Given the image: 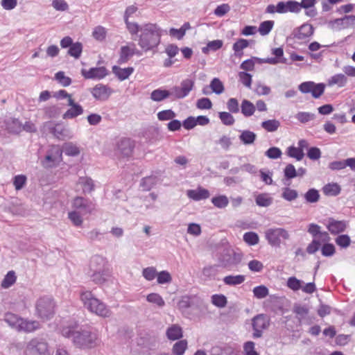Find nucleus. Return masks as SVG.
<instances>
[{
	"label": "nucleus",
	"mask_w": 355,
	"mask_h": 355,
	"mask_svg": "<svg viewBox=\"0 0 355 355\" xmlns=\"http://www.w3.org/2000/svg\"><path fill=\"white\" fill-rule=\"evenodd\" d=\"M169 90L157 89L153 90L150 94V98L157 102L162 101L168 97H170Z\"/></svg>",
	"instance_id": "nucleus-30"
},
{
	"label": "nucleus",
	"mask_w": 355,
	"mask_h": 355,
	"mask_svg": "<svg viewBox=\"0 0 355 355\" xmlns=\"http://www.w3.org/2000/svg\"><path fill=\"white\" fill-rule=\"evenodd\" d=\"M347 83V78L345 74L338 73L331 77L328 80L329 86L337 85L339 87H344Z\"/></svg>",
	"instance_id": "nucleus-29"
},
{
	"label": "nucleus",
	"mask_w": 355,
	"mask_h": 355,
	"mask_svg": "<svg viewBox=\"0 0 355 355\" xmlns=\"http://www.w3.org/2000/svg\"><path fill=\"white\" fill-rule=\"evenodd\" d=\"M256 139L257 135L250 130H243L239 135V139L244 145L253 144Z\"/></svg>",
	"instance_id": "nucleus-28"
},
{
	"label": "nucleus",
	"mask_w": 355,
	"mask_h": 355,
	"mask_svg": "<svg viewBox=\"0 0 355 355\" xmlns=\"http://www.w3.org/2000/svg\"><path fill=\"white\" fill-rule=\"evenodd\" d=\"M255 201L258 206L266 207L272 203L273 199L268 193H265L259 194L256 197Z\"/></svg>",
	"instance_id": "nucleus-33"
},
{
	"label": "nucleus",
	"mask_w": 355,
	"mask_h": 355,
	"mask_svg": "<svg viewBox=\"0 0 355 355\" xmlns=\"http://www.w3.org/2000/svg\"><path fill=\"white\" fill-rule=\"evenodd\" d=\"M134 142L128 138H121L115 144L114 153L117 156L128 157L133 151Z\"/></svg>",
	"instance_id": "nucleus-11"
},
{
	"label": "nucleus",
	"mask_w": 355,
	"mask_h": 355,
	"mask_svg": "<svg viewBox=\"0 0 355 355\" xmlns=\"http://www.w3.org/2000/svg\"><path fill=\"white\" fill-rule=\"evenodd\" d=\"M348 226L346 220H338L334 218H329L326 224L327 229L333 235H337L344 232Z\"/></svg>",
	"instance_id": "nucleus-16"
},
{
	"label": "nucleus",
	"mask_w": 355,
	"mask_h": 355,
	"mask_svg": "<svg viewBox=\"0 0 355 355\" xmlns=\"http://www.w3.org/2000/svg\"><path fill=\"white\" fill-rule=\"evenodd\" d=\"M219 118L224 125H232L234 124L235 120L233 116L227 112H219Z\"/></svg>",
	"instance_id": "nucleus-56"
},
{
	"label": "nucleus",
	"mask_w": 355,
	"mask_h": 355,
	"mask_svg": "<svg viewBox=\"0 0 355 355\" xmlns=\"http://www.w3.org/2000/svg\"><path fill=\"white\" fill-rule=\"evenodd\" d=\"M211 302L218 308H224L227 305V300L225 295L215 294L211 296Z\"/></svg>",
	"instance_id": "nucleus-44"
},
{
	"label": "nucleus",
	"mask_w": 355,
	"mask_h": 355,
	"mask_svg": "<svg viewBox=\"0 0 355 355\" xmlns=\"http://www.w3.org/2000/svg\"><path fill=\"white\" fill-rule=\"evenodd\" d=\"M304 198L307 202L315 203L320 199V194L318 190L310 189L305 194Z\"/></svg>",
	"instance_id": "nucleus-46"
},
{
	"label": "nucleus",
	"mask_w": 355,
	"mask_h": 355,
	"mask_svg": "<svg viewBox=\"0 0 355 355\" xmlns=\"http://www.w3.org/2000/svg\"><path fill=\"white\" fill-rule=\"evenodd\" d=\"M213 205L219 209L225 208L229 204L228 198L225 195H219L211 198Z\"/></svg>",
	"instance_id": "nucleus-36"
},
{
	"label": "nucleus",
	"mask_w": 355,
	"mask_h": 355,
	"mask_svg": "<svg viewBox=\"0 0 355 355\" xmlns=\"http://www.w3.org/2000/svg\"><path fill=\"white\" fill-rule=\"evenodd\" d=\"M62 159V151L59 148L49 153L42 161V166L46 168L55 167L59 164Z\"/></svg>",
	"instance_id": "nucleus-17"
},
{
	"label": "nucleus",
	"mask_w": 355,
	"mask_h": 355,
	"mask_svg": "<svg viewBox=\"0 0 355 355\" xmlns=\"http://www.w3.org/2000/svg\"><path fill=\"white\" fill-rule=\"evenodd\" d=\"M280 126V123L276 119H271L263 121L261 127L268 132H275Z\"/></svg>",
	"instance_id": "nucleus-39"
},
{
	"label": "nucleus",
	"mask_w": 355,
	"mask_h": 355,
	"mask_svg": "<svg viewBox=\"0 0 355 355\" xmlns=\"http://www.w3.org/2000/svg\"><path fill=\"white\" fill-rule=\"evenodd\" d=\"M316 0H302L300 4V11L302 8L308 10L306 11V15L309 17H315L317 15V12L314 8Z\"/></svg>",
	"instance_id": "nucleus-25"
},
{
	"label": "nucleus",
	"mask_w": 355,
	"mask_h": 355,
	"mask_svg": "<svg viewBox=\"0 0 355 355\" xmlns=\"http://www.w3.org/2000/svg\"><path fill=\"white\" fill-rule=\"evenodd\" d=\"M287 153L288 156L294 157L298 161L302 160L304 156V154L302 149L295 148L294 146L289 147L288 148Z\"/></svg>",
	"instance_id": "nucleus-52"
},
{
	"label": "nucleus",
	"mask_w": 355,
	"mask_h": 355,
	"mask_svg": "<svg viewBox=\"0 0 355 355\" xmlns=\"http://www.w3.org/2000/svg\"><path fill=\"white\" fill-rule=\"evenodd\" d=\"M78 183L83 187L84 193H89L94 189V182L90 178L80 177L78 179Z\"/></svg>",
	"instance_id": "nucleus-35"
},
{
	"label": "nucleus",
	"mask_w": 355,
	"mask_h": 355,
	"mask_svg": "<svg viewBox=\"0 0 355 355\" xmlns=\"http://www.w3.org/2000/svg\"><path fill=\"white\" fill-rule=\"evenodd\" d=\"M146 300L152 304L157 305L159 308H162L165 305V302L162 296L155 293H152L146 296Z\"/></svg>",
	"instance_id": "nucleus-37"
},
{
	"label": "nucleus",
	"mask_w": 355,
	"mask_h": 355,
	"mask_svg": "<svg viewBox=\"0 0 355 355\" xmlns=\"http://www.w3.org/2000/svg\"><path fill=\"white\" fill-rule=\"evenodd\" d=\"M17 331H23L25 332H32L40 328V323L35 320H26L23 318L21 320L20 324L18 325Z\"/></svg>",
	"instance_id": "nucleus-24"
},
{
	"label": "nucleus",
	"mask_w": 355,
	"mask_h": 355,
	"mask_svg": "<svg viewBox=\"0 0 355 355\" xmlns=\"http://www.w3.org/2000/svg\"><path fill=\"white\" fill-rule=\"evenodd\" d=\"M92 96L98 101H106L112 94V89L104 85L98 84L91 89Z\"/></svg>",
	"instance_id": "nucleus-18"
},
{
	"label": "nucleus",
	"mask_w": 355,
	"mask_h": 355,
	"mask_svg": "<svg viewBox=\"0 0 355 355\" xmlns=\"http://www.w3.org/2000/svg\"><path fill=\"white\" fill-rule=\"evenodd\" d=\"M140 32L138 44L145 51L157 47L160 43L162 31L157 24L149 23L142 25Z\"/></svg>",
	"instance_id": "nucleus-2"
},
{
	"label": "nucleus",
	"mask_w": 355,
	"mask_h": 355,
	"mask_svg": "<svg viewBox=\"0 0 355 355\" xmlns=\"http://www.w3.org/2000/svg\"><path fill=\"white\" fill-rule=\"evenodd\" d=\"M274 26L273 21H265L260 24L258 31L261 35H268Z\"/></svg>",
	"instance_id": "nucleus-50"
},
{
	"label": "nucleus",
	"mask_w": 355,
	"mask_h": 355,
	"mask_svg": "<svg viewBox=\"0 0 355 355\" xmlns=\"http://www.w3.org/2000/svg\"><path fill=\"white\" fill-rule=\"evenodd\" d=\"M175 117V113L171 110H166L158 112L157 118L160 121L172 120Z\"/></svg>",
	"instance_id": "nucleus-59"
},
{
	"label": "nucleus",
	"mask_w": 355,
	"mask_h": 355,
	"mask_svg": "<svg viewBox=\"0 0 355 355\" xmlns=\"http://www.w3.org/2000/svg\"><path fill=\"white\" fill-rule=\"evenodd\" d=\"M241 112L245 116H250L255 112V105L248 100H243L241 103Z\"/></svg>",
	"instance_id": "nucleus-34"
},
{
	"label": "nucleus",
	"mask_w": 355,
	"mask_h": 355,
	"mask_svg": "<svg viewBox=\"0 0 355 355\" xmlns=\"http://www.w3.org/2000/svg\"><path fill=\"white\" fill-rule=\"evenodd\" d=\"M223 46V41L220 40H216L209 42L207 46L202 49V51L204 53H208L209 50L217 51L220 49Z\"/></svg>",
	"instance_id": "nucleus-47"
},
{
	"label": "nucleus",
	"mask_w": 355,
	"mask_h": 355,
	"mask_svg": "<svg viewBox=\"0 0 355 355\" xmlns=\"http://www.w3.org/2000/svg\"><path fill=\"white\" fill-rule=\"evenodd\" d=\"M335 242L338 246L346 248L350 245L351 239L348 235L342 234L336 238Z\"/></svg>",
	"instance_id": "nucleus-54"
},
{
	"label": "nucleus",
	"mask_w": 355,
	"mask_h": 355,
	"mask_svg": "<svg viewBox=\"0 0 355 355\" xmlns=\"http://www.w3.org/2000/svg\"><path fill=\"white\" fill-rule=\"evenodd\" d=\"M313 33V28L309 24H304L295 33L294 37L298 40H304Z\"/></svg>",
	"instance_id": "nucleus-22"
},
{
	"label": "nucleus",
	"mask_w": 355,
	"mask_h": 355,
	"mask_svg": "<svg viewBox=\"0 0 355 355\" xmlns=\"http://www.w3.org/2000/svg\"><path fill=\"white\" fill-rule=\"evenodd\" d=\"M156 178L154 177H146L142 179L140 186L145 191H149L155 184Z\"/></svg>",
	"instance_id": "nucleus-53"
},
{
	"label": "nucleus",
	"mask_w": 355,
	"mask_h": 355,
	"mask_svg": "<svg viewBox=\"0 0 355 355\" xmlns=\"http://www.w3.org/2000/svg\"><path fill=\"white\" fill-rule=\"evenodd\" d=\"M245 279L244 275H228L224 277L223 282L226 285L236 286L242 284Z\"/></svg>",
	"instance_id": "nucleus-31"
},
{
	"label": "nucleus",
	"mask_w": 355,
	"mask_h": 355,
	"mask_svg": "<svg viewBox=\"0 0 355 355\" xmlns=\"http://www.w3.org/2000/svg\"><path fill=\"white\" fill-rule=\"evenodd\" d=\"M62 334L66 338H72L73 343L82 348H92L98 343L96 334L87 330L76 331L73 327H64Z\"/></svg>",
	"instance_id": "nucleus-1"
},
{
	"label": "nucleus",
	"mask_w": 355,
	"mask_h": 355,
	"mask_svg": "<svg viewBox=\"0 0 355 355\" xmlns=\"http://www.w3.org/2000/svg\"><path fill=\"white\" fill-rule=\"evenodd\" d=\"M323 191L326 195L337 196L340 192V187L337 183L328 184L323 188Z\"/></svg>",
	"instance_id": "nucleus-42"
},
{
	"label": "nucleus",
	"mask_w": 355,
	"mask_h": 355,
	"mask_svg": "<svg viewBox=\"0 0 355 355\" xmlns=\"http://www.w3.org/2000/svg\"><path fill=\"white\" fill-rule=\"evenodd\" d=\"M194 297L183 296L178 303V307L182 311H186L191 306Z\"/></svg>",
	"instance_id": "nucleus-41"
},
{
	"label": "nucleus",
	"mask_w": 355,
	"mask_h": 355,
	"mask_svg": "<svg viewBox=\"0 0 355 355\" xmlns=\"http://www.w3.org/2000/svg\"><path fill=\"white\" fill-rule=\"evenodd\" d=\"M158 284H163L170 283L172 280L170 273L166 270H163L157 275Z\"/></svg>",
	"instance_id": "nucleus-62"
},
{
	"label": "nucleus",
	"mask_w": 355,
	"mask_h": 355,
	"mask_svg": "<svg viewBox=\"0 0 355 355\" xmlns=\"http://www.w3.org/2000/svg\"><path fill=\"white\" fill-rule=\"evenodd\" d=\"M44 130H48L59 139L70 138V132L64 125L60 123L54 125L53 122L48 121L44 124Z\"/></svg>",
	"instance_id": "nucleus-12"
},
{
	"label": "nucleus",
	"mask_w": 355,
	"mask_h": 355,
	"mask_svg": "<svg viewBox=\"0 0 355 355\" xmlns=\"http://www.w3.org/2000/svg\"><path fill=\"white\" fill-rule=\"evenodd\" d=\"M104 260L100 256L92 257L90 263V270L93 272L91 275L92 280L97 284H101L106 280L103 270Z\"/></svg>",
	"instance_id": "nucleus-6"
},
{
	"label": "nucleus",
	"mask_w": 355,
	"mask_h": 355,
	"mask_svg": "<svg viewBox=\"0 0 355 355\" xmlns=\"http://www.w3.org/2000/svg\"><path fill=\"white\" fill-rule=\"evenodd\" d=\"M282 191V197L287 201H293L298 197V193L295 189L285 187Z\"/></svg>",
	"instance_id": "nucleus-43"
},
{
	"label": "nucleus",
	"mask_w": 355,
	"mask_h": 355,
	"mask_svg": "<svg viewBox=\"0 0 355 355\" xmlns=\"http://www.w3.org/2000/svg\"><path fill=\"white\" fill-rule=\"evenodd\" d=\"M68 105L71 106V108H69L62 116L64 119H73L83 113V107L74 103V101L69 98L68 99Z\"/></svg>",
	"instance_id": "nucleus-20"
},
{
	"label": "nucleus",
	"mask_w": 355,
	"mask_h": 355,
	"mask_svg": "<svg viewBox=\"0 0 355 355\" xmlns=\"http://www.w3.org/2000/svg\"><path fill=\"white\" fill-rule=\"evenodd\" d=\"M55 303L51 297L44 296L39 298L35 304L36 313L39 318L49 320L54 314Z\"/></svg>",
	"instance_id": "nucleus-5"
},
{
	"label": "nucleus",
	"mask_w": 355,
	"mask_h": 355,
	"mask_svg": "<svg viewBox=\"0 0 355 355\" xmlns=\"http://www.w3.org/2000/svg\"><path fill=\"white\" fill-rule=\"evenodd\" d=\"M210 87L211 88L212 92L216 94H222L225 89L223 83L218 78H214L211 80Z\"/></svg>",
	"instance_id": "nucleus-51"
},
{
	"label": "nucleus",
	"mask_w": 355,
	"mask_h": 355,
	"mask_svg": "<svg viewBox=\"0 0 355 355\" xmlns=\"http://www.w3.org/2000/svg\"><path fill=\"white\" fill-rule=\"evenodd\" d=\"M134 71L133 67H127L122 69L118 66H114L112 67V72L120 80H124L127 79Z\"/></svg>",
	"instance_id": "nucleus-26"
},
{
	"label": "nucleus",
	"mask_w": 355,
	"mask_h": 355,
	"mask_svg": "<svg viewBox=\"0 0 355 355\" xmlns=\"http://www.w3.org/2000/svg\"><path fill=\"white\" fill-rule=\"evenodd\" d=\"M144 277L148 281L153 280L157 275L155 268L150 266L144 268L142 271Z\"/></svg>",
	"instance_id": "nucleus-58"
},
{
	"label": "nucleus",
	"mask_w": 355,
	"mask_h": 355,
	"mask_svg": "<svg viewBox=\"0 0 355 355\" xmlns=\"http://www.w3.org/2000/svg\"><path fill=\"white\" fill-rule=\"evenodd\" d=\"M80 300L83 303L85 309L98 316L110 318L112 315V313L109 307L101 300L96 298L89 291L81 292Z\"/></svg>",
	"instance_id": "nucleus-3"
},
{
	"label": "nucleus",
	"mask_w": 355,
	"mask_h": 355,
	"mask_svg": "<svg viewBox=\"0 0 355 355\" xmlns=\"http://www.w3.org/2000/svg\"><path fill=\"white\" fill-rule=\"evenodd\" d=\"M239 77L243 85L250 88L252 84V76L250 73L245 71H241L239 73Z\"/></svg>",
	"instance_id": "nucleus-61"
},
{
	"label": "nucleus",
	"mask_w": 355,
	"mask_h": 355,
	"mask_svg": "<svg viewBox=\"0 0 355 355\" xmlns=\"http://www.w3.org/2000/svg\"><path fill=\"white\" fill-rule=\"evenodd\" d=\"M244 241L250 245H257L259 241V237L256 232H248L243 235Z\"/></svg>",
	"instance_id": "nucleus-45"
},
{
	"label": "nucleus",
	"mask_w": 355,
	"mask_h": 355,
	"mask_svg": "<svg viewBox=\"0 0 355 355\" xmlns=\"http://www.w3.org/2000/svg\"><path fill=\"white\" fill-rule=\"evenodd\" d=\"M264 236L268 243L274 248H279L282 241L290 239L288 230L282 227H270L264 232Z\"/></svg>",
	"instance_id": "nucleus-4"
},
{
	"label": "nucleus",
	"mask_w": 355,
	"mask_h": 355,
	"mask_svg": "<svg viewBox=\"0 0 355 355\" xmlns=\"http://www.w3.org/2000/svg\"><path fill=\"white\" fill-rule=\"evenodd\" d=\"M166 336L171 340L180 339L182 337V329L178 324H172L166 330Z\"/></svg>",
	"instance_id": "nucleus-27"
},
{
	"label": "nucleus",
	"mask_w": 355,
	"mask_h": 355,
	"mask_svg": "<svg viewBox=\"0 0 355 355\" xmlns=\"http://www.w3.org/2000/svg\"><path fill=\"white\" fill-rule=\"evenodd\" d=\"M187 348V342L186 340H181L176 342L173 347V353L175 355H183Z\"/></svg>",
	"instance_id": "nucleus-40"
},
{
	"label": "nucleus",
	"mask_w": 355,
	"mask_h": 355,
	"mask_svg": "<svg viewBox=\"0 0 355 355\" xmlns=\"http://www.w3.org/2000/svg\"><path fill=\"white\" fill-rule=\"evenodd\" d=\"M83 51V44L80 42L73 43L68 50V54L76 59H78Z\"/></svg>",
	"instance_id": "nucleus-38"
},
{
	"label": "nucleus",
	"mask_w": 355,
	"mask_h": 355,
	"mask_svg": "<svg viewBox=\"0 0 355 355\" xmlns=\"http://www.w3.org/2000/svg\"><path fill=\"white\" fill-rule=\"evenodd\" d=\"M21 318L18 317L17 315L11 313H7L5 315L4 320L11 327L18 330V325L20 324Z\"/></svg>",
	"instance_id": "nucleus-32"
},
{
	"label": "nucleus",
	"mask_w": 355,
	"mask_h": 355,
	"mask_svg": "<svg viewBox=\"0 0 355 355\" xmlns=\"http://www.w3.org/2000/svg\"><path fill=\"white\" fill-rule=\"evenodd\" d=\"M355 24V15H345L342 18H338L328 23L329 27L335 31H340L354 26Z\"/></svg>",
	"instance_id": "nucleus-14"
},
{
	"label": "nucleus",
	"mask_w": 355,
	"mask_h": 355,
	"mask_svg": "<svg viewBox=\"0 0 355 355\" xmlns=\"http://www.w3.org/2000/svg\"><path fill=\"white\" fill-rule=\"evenodd\" d=\"M248 45L249 42L247 40L239 39L233 44V50L234 51L235 53L237 54L239 51L248 47Z\"/></svg>",
	"instance_id": "nucleus-64"
},
{
	"label": "nucleus",
	"mask_w": 355,
	"mask_h": 355,
	"mask_svg": "<svg viewBox=\"0 0 355 355\" xmlns=\"http://www.w3.org/2000/svg\"><path fill=\"white\" fill-rule=\"evenodd\" d=\"M16 281V276L14 271H9L5 276L1 282V286L8 288L11 286Z\"/></svg>",
	"instance_id": "nucleus-48"
},
{
	"label": "nucleus",
	"mask_w": 355,
	"mask_h": 355,
	"mask_svg": "<svg viewBox=\"0 0 355 355\" xmlns=\"http://www.w3.org/2000/svg\"><path fill=\"white\" fill-rule=\"evenodd\" d=\"M253 293L257 298L262 299L268 295V289L263 285L256 286L253 288Z\"/></svg>",
	"instance_id": "nucleus-55"
},
{
	"label": "nucleus",
	"mask_w": 355,
	"mask_h": 355,
	"mask_svg": "<svg viewBox=\"0 0 355 355\" xmlns=\"http://www.w3.org/2000/svg\"><path fill=\"white\" fill-rule=\"evenodd\" d=\"M194 87V80L191 79H185L182 80L180 86L172 87L170 92V96L173 99H180L186 97Z\"/></svg>",
	"instance_id": "nucleus-8"
},
{
	"label": "nucleus",
	"mask_w": 355,
	"mask_h": 355,
	"mask_svg": "<svg viewBox=\"0 0 355 355\" xmlns=\"http://www.w3.org/2000/svg\"><path fill=\"white\" fill-rule=\"evenodd\" d=\"M295 118L302 123H306L313 120L315 115L313 113L306 112H300L295 115Z\"/></svg>",
	"instance_id": "nucleus-49"
},
{
	"label": "nucleus",
	"mask_w": 355,
	"mask_h": 355,
	"mask_svg": "<svg viewBox=\"0 0 355 355\" xmlns=\"http://www.w3.org/2000/svg\"><path fill=\"white\" fill-rule=\"evenodd\" d=\"M26 355H51L46 342L42 339H32L27 345Z\"/></svg>",
	"instance_id": "nucleus-7"
},
{
	"label": "nucleus",
	"mask_w": 355,
	"mask_h": 355,
	"mask_svg": "<svg viewBox=\"0 0 355 355\" xmlns=\"http://www.w3.org/2000/svg\"><path fill=\"white\" fill-rule=\"evenodd\" d=\"M72 207L83 214H90L95 209L94 204L92 201L79 196L73 199Z\"/></svg>",
	"instance_id": "nucleus-15"
},
{
	"label": "nucleus",
	"mask_w": 355,
	"mask_h": 355,
	"mask_svg": "<svg viewBox=\"0 0 355 355\" xmlns=\"http://www.w3.org/2000/svg\"><path fill=\"white\" fill-rule=\"evenodd\" d=\"M270 320L264 314H259L252 319V326L253 329L252 337L254 338H261L263 331L268 328Z\"/></svg>",
	"instance_id": "nucleus-9"
},
{
	"label": "nucleus",
	"mask_w": 355,
	"mask_h": 355,
	"mask_svg": "<svg viewBox=\"0 0 355 355\" xmlns=\"http://www.w3.org/2000/svg\"><path fill=\"white\" fill-rule=\"evenodd\" d=\"M187 195L189 198L196 201L207 199L209 196V191L202 187H198L196 189H190L187 191Z\"/></svg>",
	"instance_id": "nucleus-21"
},
{
	"label": "nucleus",
	"mask_w": 355,
	"mask_h": 355,
	"mask_svg": "<svg viewBox=\"0 0 355 355\" xmlns=\"http://www.w3.org/2000/svg\"><path fill=\"white\" fill-rule=\"evenodd\" d=\"M82 75L86 79H102L107 75V70L104 67H93L89 70L83 69Z\"/></svg>",
	"instance_id": "nucleus-19"
},
{
	"label": "nucleus",
	"mask_w": 355,
	"mask_h": 355,
	"mask_svg": "<svg viewBox=\"0 0 355 355\" xmlns=\"http://www.w3.org/2000/svg\"><path fill=\"white\" fill-rule=\"evenodd\" d=\"M92 35L96 40L103 41L106 36V30L101 26H96L92 33Z\"/></svg>",
	"instance_id": "nucleus-60"
},
{
	"label": "nucleus",
	"mask_w": 355,
	"mask_h": 355,
	"mask_svg": "<svg viewBox=\"0 0 355 355\" xmlns=\"http://www.w3.org/2000/svg\"><path fill=\"white\" fill-rule=\"evenodd\" d=\"M132 46L133 48H130L128 46H123L121 48L118 63L123 64L127 62L129 58L136 53L135 44H133Z\"/></svg>",
	"instance_id": "nucleus-23"
},
{
	"label": "nucleus",
	"mask_w": 355,
	"mask_h": 355,
	"mask_svg": "<svg viewBox=\"0 0 355 355\" xmlns=\"http://www.w3.org/2000/svg\"><path fill=\"white\" fill-rule=\"evenodd\" d=\"M298 88L302 93H311L313 98H318L323 94L325 85L323 83H315L312 81H307L301 83Z\"/></svg>",
	"instance_id": "nucleus-10"
},
{
	"label": "nucleus",
	"mask_w": 355,
	"mask_h": 355,
	"mask_svg": "<svg viewBox=\"0 0 355 355\" xmlns=\"http://www.w3.org/2000/svg\"><path fill=\"white\" fill-rule=\"evenodd\" d=\"M242 260V254L234 252L232 250L227 249L220 257V261L225 267L236 266Z\"/></svg>",
	"instance_id": "nucleus-13"
},
{
	"label": "nucleus",
	"mask_w": 355,
	"mask_h": 355,
	"mask_svg": "<svg viewBox=\"0 0 355 355\" xmlns=\"http://www.w3.org/2000/svg\"><path fill=\"white\" fill-rule=\"evenodd\" d=\"M55 79L64 87L69 86L71 83V78L65 76L63 71L56 73Z\"/></svg>",
	"instance_id": "nucleus-63"
},
{
	"label": "nucleus",
	"mask_w": 355,
	"mask_h": 355,
	"mask_svg": "<svg viewBox=\"0 0 355 355\" xmlns=\"http://www.w3.org/2000/svg\"><path fill=\"white\" fill-rule=\"evenodd\" d=\"M302 282L295 277H291L288 279L287 286L291 290L296 291L302 288Z\"/></svg>",
	"instance_id": "nucleus-57"
}]
</instances>
